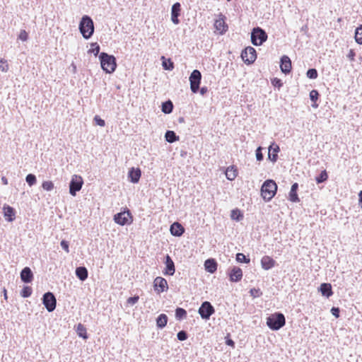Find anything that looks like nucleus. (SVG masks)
Segmentation results:
<instances>
[{
  "label": "nucleus",
  "mask_w": 362,
  "mask_h": 362,
  "mask_svg": "<svg viewBox=\"0 0 362 362\" xmlns=\"http://www.w3.org/2000/svg\"><path fill=\"white\" fill-rule=\"evenodd\" d=\"M102 69L107 73H113L117 67L116 59L114 56L101 52L99 56Z\"/></svg>",
  "instance_id": "nucleus-1"
},
{
  "label": "nucleus",
  "mask_w": 362,
  "mask_h": 362,
  "mask_svg": "<svg viewBox=\"0 0 362 362\" xmlns=\"http://www.w3.org/2000/svg\"><path fill=\"white\" fill-rule=\"evenodd\" d=\"M277 185L273 180H267L261 187V195L266 202L270 201L276 194Z\"/></svg>",
  "instance_id": "nucleus-2"
},
{
  "label": "nucleus",
  "mask_w": 362,
  "mask_h": 362,
  "mask_svg": "<svg viewBox=\"0 0 362 362\" xmlns=\"http://www.w3.org/2000/svg\"><path fill=\"white\" fill-rule=\"evenodd\" d=\"M286 324L284 315L280 313H274L267 317V325L272 330H279Z\"/></svg>",
  "instance_id": "nucleus-3"
},
{
  "label": "nucleus",
  "mask_w": 362,
  "mask_h": 362,
  "mask_svg": "<svg viewBox=\"0 0 362 362\" xmlns=\"http://www.w3.org/2000/svg\"><path fill=\"white\" fill-rule=\"evenodd\" d=\"M79 30L84 38L88 39L92 36L94 32V25L90 17L88 16L82 17L79 24Z\"/></svg>",
  "instance_id": "nucleus-4"
},
{
  "label": "nucleus",
  "mask_w": 362,
  "mask_h": 362,
  "mask_svg": "<svg viewBox=\"0 0 362 362\" xmlns=\"http://www.w3.org/2000/svg\"><path fill=\"white\" fill-rule=\"evenodd\" d=\"M114 221L120 226L129 225L133 222V216L129 210L116 214L114 216Z\"/></svg>",
  "instance_id": "nucleus-5"
},
{
  "label": "nucleus",
  "mask_w": 362,
  "mask_h": 362,
  "mask_svg": "<svg viewBox=\"0 0 362 362\" xmlns=\"http://www.w3.org/2000/svg\"><path fill=\"white\" fill-rule=\"evenodd\" d=\"M267 39V35L260 28H254L251 34V40L254 45H261Z\"/></svg>",
  "instance_id": "nucleus-6"
},
{
  "label": "nucleus",
  "mask_w": 362,
  "mask_h": 362,
  "mask_svg": "<svg viewBox=\"0 0 362 362\" xmlns=\"http://www.w3.org/2000/svg\"><path fill=\"white\" fill-rule=\"evenodd\" d=\"M83 184V178L81 175H74L69 185V193L72 196H76V192L80 191Z\"/></svg>",
  "instance_id": "nucleus-7"
},
{
  "label": "nucleus",
  "mask_w": 362,
  "mask_h": 362,
  "mask_svg": "<svg viewBox=\"0 0 362 362\" xmlns=\"http://www.w3.org/2000/svg\"><path fill=\"white\" fill-rule=\"evenodd\" d=\"M202 74L199 70H194L190 76V88L192 93H196L199 88V84L201 83Z\"/></svg>",
  "instance_id": "nucleus-8"
},
{
  "label": "nucleus",
  "mask_w": 362,
  "mask_h": 362,
  "mask_svg": "<svg viewBox=\"0 0 362 362\" xmlns=\"http://www.w3.org/2000/svg\"><path fill=\"white\" fill-rule=\"evenodd\" d=\"M241 57L245 63L251 64L257 59L256 50L252 47H247L243 50Z\"/></svg>",
  "instance_id": "nucleus-9"
},
{
  "label": "nucleus",
  "mask_w": 362,
  "mask_h": 362,
  "mask_svg": "<svg viewBox=\"0 0 362 362\" xmlns=\"http://www.w3.org/2000/svg\"><path fill=\"white\" fill-rule=\"evenodd\" d=\"M214 28L216 32L219 35H223L228 30V27L226 23V16L222 13H220L218 16V18L215 20Z\"/></svg>",
  "instance_id": "nucleus-10"
},
{
  "label": "nucleus",
  "mask_w": 362,
  "mask_h": 362,
  "mask_svg": "<svg viewBox=\"0 0 362 362\" xmlns=\"http://www.w3.org/2000/svg\"><path fill=\"white\" fill-rule=\"evenodd\" d=\"M42 303L49 312L53 311L56 308V298L51 292H47L44 294Z\"/></svg>",
  "instance_id": "nucleus-11"
},
{
  "label": "nucleus",
  "mask_w": 362,
  "mask_h": 362,
  "mask_svg": "<svg viewBox=\"0 0 362 362\" xmlns=\"http://www.w3.org/2000/svg\"><path fill=\"white\" fill-rule=\"evenodd\" d=\"M215 312L214 307L208 302H204L199 309V313L203 319H209Z\"/></svg>",
  "instance_id": "nucleus-12"
},
{
  "label": "nucleus",
  "mask_w": 362,
  "mask_h": 362,
  "mask_svg": "<svg viewBox=\"0 0 362 362\" xmlns=\"http://www.w3.org/2000/svg\"><path fill=\"white\" fill-rule=\"evenodd\" d=\"M153 288L158 293H163L168 288V282L164 278L158 276L153 281Z\"/></svg>",
  "instance_id": "nucleus-13"
},
{
  "label": "nucleus",
  "mask_w": 362,
  "mask_h": 362,
  "mask_svg": "<svg viewBox=\"0 0 362 362\" xmlns=\"http://www.w3.org/2000/svg\"><path fill=\"white\" fill-rule=\"evenodd\" d=\"M281 70L284 74H288L291 72L292 66L291 61L288 56H283L281 59Z\"/></svg>",
  "instance_id": "nucleus-14"
},
{
  "label": "nucleus",
  "mask_w": 362,
  "mask_h": 362,
  "mask_svg": "<svg viewBox=\"0 0 362 362\" xmlns=\"http://www.w3.org/2000/svg\"><path fill=\"white\" fill-rule=\"evenodd\" d=\"M276 261L269 256L265 255L261 259V266L264 270H269L274 267Z\"/></svg>",
  "instance_id": "nucleus-15"
},
{
  "label": "nucleus",
  "mask_w": 362,
  "mask_h": 362,
  "mask_svg": "<svg viewBox=\"0 0 362 362\" xmlns=\"http://www.w3.org/2000/svg\"><path fill=\"white\" fill-rule=\"evenodd\" d=\"M279 146L272 143L269 147L268 158L272 161L276 162L278 158V153L279 151Z\"/></svg>",
  "instance_id": "nucleus-16"
},
{
  "label": "nucleus",
  "mask_w": 362,
  "mask_h": 362,
  "mask_svg": "<svg viewBox=\"0 0 362 362\" xmlns=\"http://www.w3.org/2000/svg\"><path fill=\"white\" fill-rule=\"evenodd\" d=\"M170 231L173 235L180 237L184 233L185 228L180 223L175 222L170 226Z\"/></svg>",
  "instance_id": "nucleus-17"
},
{
  "label": "nucleus",
  "mask_w": 362,
  "mask_h": 362,
  "mask_svg": "<svg viewBox=\"0 0 362 362\" xmlns=\"http://www.w3.org/2000/svg\"><path fill=\"white\" fill-rule=\"evenodd\" d=\"M243 277V271L240 268L235 267L230 272V280L233 282H237L241 280Z\"/></svg>",
  "instance_id": "nucleus-18"
},
{
  "label": "nucleus",
  "mask_w": 362,
  "mask_h": 362,
  "mask_svg": "<svg viewBox=\"0 0 362 362\" xmlns=\"http://www.w3.org/2000/svg\"><path fill=\"white\" fill-rule=\"evenodd\" d=\"M181 8L180 3H175L172 6L171 19L173 23L178 24L180 21L178 16H180Z\"/></svg>",
  "instance_id": "nucleus-19"
},
{
  "label": "nucleus",
  "mask_w": 362,
  "mask_h": 362,
  "mask_svg": "<svg viewBox=\"0 0 362 362\" xmlns=\"http://www.w3.org/2000/svg\"><path fill=\"white\" fill-rule=\"evenodd\" d=\"M21 279L25 283H30L33 279V274L29 267H25L21 272Z\"/></svg>",
  "instance_id": "nucleus-20"
},
{
  "label": "nucleus",
  "mask_w": 362,
  "mask_h": 362,
  "mask_svg": "<svg viewBox=\"0 0 362 362\" xmlns=\"http://www.w3.org/2000/svg\"><path fill=\"white\" fill-rule=\"evenodd\" d=\"M225 174L228 180L230 181L234 180L238 175L237 167L235 165H230L228 167L226 170Z\"/></svg>",
  "instance_id": "nucleus-21"
},
{
  "label": "nucleus",
  "mask_w": 362,
  "mask_h": 362,
  "mask_svg": "<svg viewBox=\"0 0 362 362\" xmlns=\"http://www.w3.org/2000/svg\"><path fill=\"white\" fill-rule=\"evenodd\" d=\"M165 264H166V268H165V271L164 272V274L166 275H170V276L173 275L175 272V264H174L173 261L172 260V259L170 257L169 255L166 256Z\"/></svg>",
  "instance_id": "nucleus-22"
},
{
  "label": "nucleus",
  "mask_w": 362,
  "mask_h": 362,
  "mask_svg": "<svg viewBox=\"0 0 362 362\" xmlns=\"http://www.w3.org/2000/svg\"><path fill=\"white\" fill-rule=\"evenodd\" d=\"M141 175V173L139 168L135 169L132 168L129 172V177L130 178L131 182L133 183H137L139 181Z\"/></svg>",
  "instance_id": "nucleus-23"
},
{
  "label": "nucleus",
  "mask_w": 362,
  "mask_h": 362,
  "mask_svg": "<svg viewBox=\"0 0 362 362\" xmlns=\"http://www.w3.org/2000/svg\"><path fill=\"white\" fill-rule=\"evenodd\" d=\"M319 291L321 292L322 296L327 298L330 297L333 294L332 286L328 283L322 284L320 286Z\"/></svg>",
  "instance_id": "nucleus-24"
},
{
  "label": "nucleus",
  "mask_w": 362,
  "mask_h": 362,
  "mask_svg": "<svg viewBox=\"0 0 362 362\" xmlns=\"http://www.w3.org/2000/svg\"><path fill=\"white\" fill-rule=\"evenodd\" d=\"M204 267L208 272L213 274L217 269V263L214 259H209L205 261Z\"/></svg>",
  "instance_id": "nucleus-25"
},
{
  "label": "nucleus",
  "mask_w": 362,
  "mask_h": 362,
  "mask_svg": "<svg viewBox=\"0 0 362 362\" xmlns=\"http://www.w3.org/2000/svg\"><path fill=\"white\" fill-rule=\"evenodd\" d=\"M298 187V183H294L292 185L291 191L289 192V199L292 202H299V198L297 194V189Z\"/></svg>",
  "instance_id": "nucleus-26"
},
{
  "label": "nucleus",
  "mask_w": 362,
  "mask_h": 362,
  "mask_svg": "<svg viewBox=\"0 0 362 362\" xmlns=\"http://www.w3.org/2000/svg\"><path fill=\"white\" fill-rule=\"evenodd\" d=\"M4 214L6 218V219L8 221H12L14 220L15 218V211L14 209L10 206H6L4 207Z\"/></svg>",
  "instance_id": "nucleus-27"
},
{
  "label": "nucleus",
  "mask_w": 362,
  "mask_h": 362,
  "mask_svg": "<svg viewBox=\"0 0 362 362\" xmlns=\"http://www.w3.org/2000/svg\"><path fill=\"white\" fill-rule=\"evenodd\" d=\"M76 276L81 281H84L88 277V270L86 267H80L76 269Z\"/></svg>",
  "instance_id": "nucleus-28"
},
{
  "label": "nucleus",
  "mask_w": 362,
  "mask_h": 362,
  "mask_svg": "<svg viewBox=\"0 0 362 362\" xmlns=\"http://www.w3.org/2000/svg\"><path fill=\"white\" fill-rule=\"evenodd\" d=\"M167 322L168 317L165 314H160L156 320V325L159 328H163L165 327Z\"/></svg>",
  "instance_id": "nucleus-29"
},
{
  "label": "nucleus",
  "mask_w": 362,
  "mask_h": 362,
  "mask_svg": "<svg viewBox=\"0 0 362 362\" xmlns=\"http://www.w3.org/2000/svg\"><path fill=\"white\" fill-rule=\"evenodd\" d=\"M165 139L170 143H173L179 139V137L176 136L173 131H167L165 135Z\"/></svg>",
  "instance_id": "nucleus-30"
},
{
  "label": "nucleus",
  "mask_w": 362,
  "mask_h": 362,
  "mask_svg": "<svg viewBox=\"0 0 362 362\" xmlns=\"http://www.w3.org/2000/svg\"><path fill=\"white\" fill-rule=\"evenodd\" d=\"M173 109V103L170 100L165 102L162 104V111L165 114L172 112Z\"/></svg>",
  "instance_id": "nucleus-31"
},
{
  "label": "nucleus",
  "mask_w": 362,
  "mask_h": 362,
  "mask_svg": "<svg viewBox=\"0 0 362 362\" xmlns=\"http://www.w3.org/2000/svg\"><path fill=\"white\" fill-rule=\"evenodd\" d=\"M76 331L79 337L85 339L88 338L86 329L82 324L78 325Z\"/></svg>",
  "instance_id": "nucleus-32"
},
{
  "label": "nucleus",
  "mask_w": 362,
  "mask_h": 362,
  "mask_svg": "<svg viewBox=\"0 0 362 362\" xmlns=\"http://www.w3.org/2000/svg\"><path fill=\"white\" fill-rule=\"evenodd\" d=\"M163 66L165 70H173L174 68L173 62L170 59H166L164 57H162Z\"/></svg>",
  "instance_id": "nucleus-33"
},
{
  "label": "nucleus",
  "mask_w": 362,
  "mask_h": 362,
  "mask_svg": "<svg viewBox=\"0 0 362 362\" xmlns=\"http://www.w3.org/2000/svg\"><path fill=\"white\" fill-rule=\"evenodd\" d=\"M327 179H328L327 172L325 170H324L320 173V175L315 178V180L317 184H320L323 182H325Z\"/></svg>",
  "instance_id": "nucleus-34"
},
{
  "label": "nucleus",
  "mask_w": 362,
  "mask_h": 362,
  "mask_svg": "<svg viewBox=\"0 0 362 362\" xmlns=\"http://www.w3.org/2000/svg\"><path fill=\"white\" fill-rule=\"evenodd\" d=\"M355 40L358 44L362 45V25L356 30Z\"/></svg>",
  "instance_id": "nucleus-35"
},
{
  "label": "nucleus",
  "mask_w": 362,
  "mask_h": 362,
  "mask_svg": "<svg viewBox=\"0 0 362 362\" xmlns=\"http://www.w3.org/2000/svg\"><path fill=\"white\" fill-rule=\"evenodd\" d=\"M230 217L232 219L239 221L243 216L239 209H235L231 211Z\"/></svg>",
  "instance_id": "nucleus-36"
},
{
  "label": "nucleus",
  "mask_w": 362,
  "mask_h": 362,
  "mask_svg": "<svg viewBox=\"0 0 362 362\" xmlns=\"http://www.w3.org/2000/svg\"><path fill=\"white\" fill-rule=\"evenodd\" d=\"M33 292L32 288L28 286H25L23 287L21 292V296L23 298H28L31 296Z\"/></svg>",
  "instance_id": "nucleus-37"
},
{
  "label": "nucleus",
  "mask_w": 362,
  "mask_h": 362,
  "mask_svg": "<svg viewBox=\"0 0 362 362\" xmlns=\"http://www.w3.org/2000/svg\"><path fill=\"white\" fill-rule=\"evenodd\" d=\"M236 260L238 262H245V263H250V260L249 258H247L245 257V255L243 254V253H238L236 255Z\"/></svg>",
  "instance_id": "nucleus-38"
},
{
  "label": "nucleus",
  "mask_w": 362,
  "mask_h": 362,
  "mask_svg": "<svg viewBox=\"0 0 362 362\" xmlns=\"http://www.w3.org/2000/svg\"><path fill=\"white\" fill-rule=\"evenodd\" d=\"M187 315V312L185 309L178 308L175 310V316L178 319H182Z\"/></svg>",
  "instance_id": "nucleus-39"
},
{
  "label": "nucleus",
  "mask_w": 362,
  "mask_h": 362,
  "mask_svg": "<svg viewBox=\"0 0 362 362\" xmlns=\"http://www.w3.org/2000/svg\"><path fill=\"white\" fill-rule=\"evenodd\" d=\"M42 187L46 191H51L54 189V184L52 181H44Z\"/></svg>",
  "instance_id": "nucleus-40"
},
{
  "label": "nucleus",
  "mask_w": 362,
  "mask_h": 362,
  "mask_svg": "<svg viewBox=\"0 0 362 362\" xmlns=\"http://www.w3.org/2000/svg\"><path fill=\"white\" fill-rule=\"evenodd\" d=\"M9 69L7 61L4 59H0V70L3 72H6Z\"/></svg>",
  "instance_id": "nucleus-41"
},
{
  "label": "nucleus",
  "mask_w": 362,
  "mask_h": 362,
  "mask_svg": "<svg viewBox=\"0 0 362 362\" xmlns=\"http://www.w3.org/2000/svg\"><path fill=\"white\" fill-rule=\"evenodd\" d=\"M25 180L29 185V186H33L36 183L37 181L35 175L33 174H28L25 177Z\"/></svg>",
  "instance_id": "nucleus-42"
},
{
  "label": "nucleus",
  "mask_w": 362,
  "mask_h": 362,
  "mask_svg": "<svg viewBox=\"0 0 362 362\" xmlns=\"http://www.w3.org/2000/svg\"><path fill=\"white\" fill-rule=\"evenodd\" d=\"M306 75H307V76L309 78H311V79H315L318 76L317 71V70L315 69H308V71H307Z\"/></svg>",
  "instance_id": "nucleus-43"
},
{
  "label": "nucleus",
  "mask_w": 362,
  "mask_h": 362,
  "mask_svg": "<svg viewBox=\"0 0 362 362\" xmlns=\"http://www.w3.org/2000/svg\"><path fill=\"white\" fill-rule=\"evenodd\" d=\"M89 52L97 56L100 52V46L97 43L91 44V49H90Z\"/></svg>",
  "instance_id": "nucleus-44"
},
{
  "label": "nucleus",
  "mask_w": 362,
  "mask_h": 362,
  "mask_svg": "<svg viewBox=\"0 0 362 362\" xmlns=\"http://www.w3.org/2000/svg\"><path fill=\"white\" fill-rule=\"evenodd\" d=\"M28 38V34L25 30H21L19 35L18 39L22 41H26Z\"/></svg>",
  "instance_id": "nucleus-45"
},
{
  "label": "nucleus",
  "mask_w": 362,
  "mask_h": 362,
  "mask_svg": "<svg viewBox=\"0 0 362 362\" xmlns=\"http://www.w3.org/2000/svg\"><path fill=\"white\" fill-rule=\"evenodd\" d=\"M250 295L254 297V298H257V297H259L262 295V292L260 291V289L259 288H252L250 289Z\"/></svg>",
  "instance_id": "nucleus-46"
},
{
  "label": "nucleus",
  "mask_w": 362,
  "mask_h": 362,
  "mask_svg": "<svg viewBox=\"0 0 362 362\" xmlns=\"http://www.w3.org/2000/svg\"><path fill=\"white\" fill-rule=\"evenodd\" d=\"M318 95H319V93H318L317 90H313L310 93V99L312 101L315 102L318 98Z\"/></svg>",
  "instance_id": "nucleus-47"
},
{
  "label": "nucleus",
  "mask_w": 362,
  "mask_h": 362,
  "mask_svg": "<svg viewBox=\"0 0 362 362\" xmlns=\"http://www.w3.org/2000/svg\"><path fill=\"white\" fill-rule=\"evenodd\" d=\"M139 299V297L138 296H135L134 297H129L127 300V302L128 304L134 305L135 303H136L138 302Z\"/></svg>",
  "instance_id": "nucleus-48"
},
{
  "label": "nucleus",
  "mask_w": 362,
  "mask_h": 362,
  "mask_svg": "<svg viewBox=\"0 0 362 362\" xmlns=\"http://www.w3.org/2000/svg\"><path fill=\"white\" fill-rule=\"evenodd\" d=\"M94 120L96 124L100 127H104L105 125V120L101 119L99 116L96 115L94 117Z\"/></svg>",
  "instance_id": "nucleus-49"
},
{
  "label": "nucleus",
  "mask_w": 362,
  "mask_h": 362,
  "mask_svg": "<svg viewBox=\"0 0 362 362\" xmlns=\"http://www.w3.org/2000/svg\"><path fill=\"white\" fill-rule=\"evenodd\" d=\"M187 333L185 331H180L177 333V339L180 341H184L187 339Z\"/></svg>",
  "instance_id": "nucleus-50"
},
{
  "label": "nucleus",
  "mask_w": 362,
  "mask_h": 362,
  "mask_svg": "<svg viewBox=\"0 0 362 362\" xmlns=\"http://www.w3.org/2000/svg\"><path fill=\"white\" fill-rule=\"evenodd\" d=\"M256 158L257 160H262L263 159V154L262 153V148L258 147L256 150Z\"/></svg>",
  "instance_id": "nucleus-51"
},
{
  "label": "nucleus",
  "mask_w": 362,
  "mask_h": 362,
  "mask_svg": "<svg viewBox=\"0 0 362 362\" xmlns=\"http://www.w3.org/2000/svg\"><path fill=\"white\" fill-rule=\"evenodd\" d=\"M272 83L273 86H274L276 87L280 88L282 86L281 81L279 78H274L272 80Z\"/></svg>",
  "instance_id": "nucleus-52"
},
{
  "label": "nucleus",
  "mask_w": 362,
  "mask_h": 362,
  "mask_svg": "<svg viewBox=\"0 0 362 362\" xmlns=\"http://www.w3.org/2000/svg\"><path fill=\"white\" fill-rule=\"evenodd\" d=\"M61 246L62 248L68 253L69 252V243L66 240H62L61 241Z\"/></svg>",
  "instance_id": "nucleus-53"
},
{
  "label": "nucleus",
  "mask_w": 362,
  "mask_h": 362,
  "mask_svg": "<svg viewBox=\"0 0 362 362\" xmlns=\"http://www.w3.org/2000/svg\"><path fill=\"white\" fill-rule=\"evenodd\" d=\"M331 313L336 317H339V309L338 308L333 307L331 309Z\"/></svg>",
  "instance_id": "nucleus-54"
},
{
  "label": "nucleus",
  "mask_w": 362,
  "mask_h": 362,
  "mask_svg": "<svg viewBox=\"0 0 362 362\" xmlns=\"http://www.w3.org/2000/svg\"><path fill=\"white\" fill-rule=\"evenodd\" d=\"M355 55H356L355 52L353 49H350L347 57H349V59L351 61H354Z\"/></svg>",
  "instance_id": "nucleus-55"
},
{
  "label": "nucleus",
  "mask_w": 362,
  "mask_h": 362,
  "mask_svg": "<svg viewBox=\"0 0 362 362\" xmlns=\"http://www.w3.org/2000/svg\"><path fill=\"white\" fill-rule=\"evenodd\" d=\"M226 344L228 345V346H230L232 347L235 346V343H234V341L232 339H228L226 341Z\"/></svg>",
  "instance_id": "nucleus-56"
},
{
  "label": "nucleus",
  "mask_w": 362,
  "mask_h": 362,
  "mask_svg": "<svg viewBox=\"0 0 362 362\" xmlns=\"http://www.w3.org/2000/svg\"><path fill=\"white\" fill-rule=\"evenodd\" d=\"M207 91V88L206 87L202 88L200 90V93L202 95H204Z\"/></svg>",
  "instance_id": "nucleus-57"
},
{
  "label": "nucleus",
  "mask_w": 362,
  "mask_h": 362,
  "mask_svg": "<svg viewBox=\"0 0 362 362\" xmlns=\"http://www.w3.org/2000/svg\"><path fill=\"white\" fill-rule=\"evenodd\" d=\"M1 181H2L4 185H7L8 184V180H7V179L5 177H3L1 178Z\"/></svg>",
  "instance_id": "nucleus-58"
},
{
  "label": "nucleus",
  "mask_w": 362,
  "mask_h": 362,
  "mask_svg": "<svg viewBox=\"0 0 362 362\" xmlns=\"http://www.w3.org/2000/svg\"><path fill=\"white\" fill-rule=\"evenodd\" d=\"M4 298L5 299H7V294H6V290L4 289Z\"/></svg>",
  "instance_id": "nucleus-59"
},
{
  "label": "nucleus",
  "mask_w": 362,
  "mask_h": 362,
  "mask_svg": "<svg viewBox=\"0 0 362 362\" xmlns=\"http://www.w3.org/2000/svg\"><path fill=\"white\" fill-rule=\"evenodd\" d=\"M318 362H320V361H318Z\"/></svg>",
  "instance_id": "nucleus-60"
}]
</instances>
